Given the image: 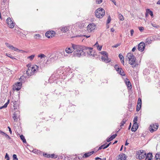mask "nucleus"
I'll use <instances>...</instances> for the list:
<instances>
[{
    "label": "nucleus",
    "instance_id": "1",
    "mask_svg": "<svg viewBox=\"0 0 160 160\" xmlns=\"http://www.w3.org/2000/svg\"><path fill=\"white\" fill-rule=\"evenodd\" d=\"M72 46L74 50L73 53L74 56L79 58L84 55L85 53L82 46L72 44Z\"/></svg>",
    "mask_w": 160,
    "mask_h": 160
},
{
    "label": "nucleus",
    "instance_id": "2",
    "mask_svg": "<svg viewBox=\"0 0 160 160\" xmlns=\"http://www.w3.org/2000/svg\"><path fill=\"white\" fill-rule=\"evenodd\" d=\"M28 68L27 70L26 73L28 76H31L36 72V69L38 67L36 65H33L32 66H30L29 64L27 65Z\"/></svg>",
    "mask_w": 160,
    "mask_h": 160
},
{
    "label": "nucleus",
    "instance_id": "3",
    "mask_svg": "<svg viewBox=\"0 0 160 160\" xmlns=\"http://www.w3.org/2000/svg\"><path fill=\"white\" fill-rule=\"evenodd\" d=\"M127 57L128 60L129 64L132 65H133L136 64V58L132 53H128L127 55Z\"/></svg>",
    "mask_w": 160,
    "mask_h": 160
},
{
    "label": "nucleus",
    "instance_id": "4",
    "mask_svg": "<svg viewBox=\"0 0 160 160\" xmlns=\"http://www.w3.org/2000/svg\"><path fill=\"white\" fill-rule=\"evenodd\" d=\"M95 15L98 18H102L105 15V11L102 8H99L95 11Z\"/></svg>",
    "mask_w": 160,
    "mask_h": 160
},
{
    "label": "nucleus",
    "instance_id": "5",
    "mask_svg": "<svg viewBox=\"0 0 160 160\" xmlns=\"http://www.w3.org/2000/svg\"><path fill=\"white\" fill-rule=\"evenodd\" d=\"M146 156V153L145 152L142 150L137 151L136 155V158L139 159H142L144 158Z\"/></svg>",
    "mask_w": 160,
    "mask_h": 160
},
{
    "label": "nucleus",
    "instance_id": "6",
    "mask_svg": "<svg viewBox=\"0 0 160 160\" xmlns=\"http://www.w3.org/2000/svg\"><path fill=\"white\" fill-rule=\"evenodd\" d=\"M158 128V125L156 123L152 124L150 125L149 130L151 132H153L156 131Z\"/></svg>",
    "mask_w": 160,
    "mask_h": 160
},
{
    "label": "nucleus",
    "instance_id": "7",
    "mask_svg": "<svg viewBox=\"0 0 160 160\" xmlns=\"http://www.w3.org/2000/svg\"><path fill=\"white\" fill-rule=\"evenodd\" d=\"M96 28V25L93 23L89 24L87 27V30L88 32H91L94 30Z\"/></svg>",
    "mask_w": 160,
    "mask_h": 160
},
{
    "label": "nucleus",
    "instance_id": "8",
    "mask_svg": "<svg viewBox=\"0 0 160 160\" xmlns=\"http://www.w3.org/2000/svg\"><path fill=\"white\" fill-rule=\"evenodd\" d=\"M114 68L122 76L125 75V74L124 73L122 69V68H119L118 65L116 64L115 65Z\"/></svg>",
    "mask_w": 160,
    "mask_h": 160
},
{
    "label": "nucleus",
    "instance_id": "9",
    "mask_svg": "<svg viewBox=\"0 0 160 160\" xmlns=\"http://www.w3.org/2000/svg\"><path fill=\"white\" fill-rule=\"evenodd\" d=\"M7 23L8 26L11 28H13L14 27V23L12 21L11 18H8L7 20Z\"/></svg>",
    "mask_w": 160,
    "mask_h": 160
},
{
    "label": "nucleus",
    "instance_id": "10",
    "mask_svg": "<svg viewBox=\"0 0 160 160\" xmlns=\"http://www.w3.org/2000/svg\"><path fill=\"white\" fill-rule=\"evenodd\" d=\"M55 32L53 31H48L45 33V36L48 38H52L55 35Z\"/></svg>",
    "mask_w": 160,
    "mask_h": 160
},
{
    "label": "nucleus",
    "instance_id": "11",
    "mask_svg": "<svg viewBox=\"0 0 160 160\" xmlns=\"http://www.w3.org/2000/svg\"><path fill=\"white\" fill-rule=\"evenodd\" d=\"M145 48V43L142 42L139 43L138 45V48L139 51H143Z\"/></svg>",
    "mask_w": 160,
    "mask_h": 160
},
{
    "label": "nucleus",
    "instance_id": "12",
    "mask_svg": "<svg viewBox=\"0 0 160 160\" xmlns=\"http://www.w3.org/2000/svg\"><path fill=\"white\" fill-rule=\"evenodd\" d=\"M22 85L21 82H18L14 85L13 88L17 91L19 90L21 88Z\"/></svg>",
    "mask_w": 160,
    "mask_h": 160
},
{
    "label": "nucleus",
    "instance_id": "13",
    "mask_svg": "<svg viewBox=\"0 0 160 160\" xmlns=\"http://www.w3.org/2000/svg\"><path fill=\"white\" fill-rule=\"evenodd\" d=\"M5 44L7 46V47H8L9 49L13 50L14 51H17L18 50V49L13 47L12 45L6 42L5 43Z\"/></svg>",
    "mask_w": 160,
    "mask_h": 160
},
{
    "label": "nucleus",
    "instance_id": "14",
    "mask_svg": "<svg viewBox=\"0 0 160 160\" xmlns=\"http://www.w3.org/2000/svg\"><path fill=\"white\" fill-rule=\"evenodd\" d=\"M102 61L106 63H108L111 62L110 60L109 59L108 56H104L102 57L101 58Z\"/></svg>",
    "mask_w": 160,
    "mask_h": 160
},
{
    "label": "nucleus",
    "instance_id": "15",
    "mask_svg": "<svg viewBox=\"0 0 160 160\" xmlns=\"http://www.w3.org/2000/svg\"><path fill=\"white\" fill-rule=\"evenodd\" d=\"M138 128V125L137 123H134L131 128V130L132 132H135Z\"/></svg>",
    "mask_w": 160,
    "mask_h": 160
},
{
    "label": "nucleus",
    "instance_id": "16",
    "mask_svg": "<svg viewBox=\"0 0 160 160\" xmlns=\"http://www.w3.org/2000/svg\"><path fill=\"white\" fill-rule=\"evenodd\" d=\"M60 29L61 31L63 32H66L69 30V27L68 26H63L60 28Z\"/></svg>",
    "mask_w": 160,
    "mask_h": 160
},
{
    "label": "nucleus",
    "instance_id": "17",
    "mask_svg": "<svg viewBox=\"0 0 160 160\" xmlns=\"http://www.w3.org/2000/svg\"><path fill=\"white\" fill-rule=\"evenodd\" d=\"M19 112H15L13 114V118L15 121H18V118L19 117Z\"/></svg>",
    "mask_w": 160,
    "mask_h": 160
},
{
    "label": "nucleus",
    "instance_id": "18",
    "mask_svg": "<svg viewBox=\"0 0 160 160\" xmlns=\"http://www.w3.org/2000/svg\"><path fill=\"white\" fill-rule=\"evenodd\" d=\"M149 14L152 17H153V12L150 10L149 9H147L146 10V12L145 13L146 17L148 16Z\"/></svg>",
    "mask_w": 160,
    "mask_h": 160
},
{
    "label": "nucleus",
    "instance_id": "19",
    "mask_svg": "<svg viewBox=\"0 0 160 160\" xmlns=\"http://www.w3.org/2000/svg\"><path fill=\"white\" fill-rule=\"evenodd\" d=\"M146 156L145 160H151L152 159V155L151 153H148Z\"/></svg>",
    "mask_w": 160,
    "mask_h": 160
},
{
    "label": "nucleus",
    "instance_id": "20",
    "mask_svg": "<svg viewBox=\"0 0 160 160\" xmlns=\"http://www.w3.org/2000/svg\"><path fill=\"white\" fill-rule=\"evenodd\" d=\"M94 151H92V152L86 153L83 154V156L82 157L83 158H88L89 156H90L92 154L94 153Z\"/></svg>",
    "mask_w": 160,
    "mask_h": 160
},
{
    "label": "nucleus",
    "instance_id": "21",
    "mask_svg": "<svg viewBox=\"0 0 160 160\" xmlns=\"http://www.w3.org/2000/svg\"><path fill=\"white\" fill-rule=\"evenodd\" d=\"M117 136V134H114L112 136H111L110 138H108L107 139V141L108 142H109L115 138L116 136Z\"/></svg>",
    "mask_w": 160,
    "mask_h": 160
},
{
    "label": "nucleus",
    "instance_id": "22",
    "mask_svg": "<svg viewBox=\"0 0 160 160\" xmlns=\"http://www.w3.org/2000/svg\"><path fill=\"white\" fill-rule=\"evenodd\" d=\"M74 49L71 48L67 47L65 49V52L68 53H70L73 52Z\"/></svg>",
    "mask_w": 160,
    "mask_h": 160
},
{
    "label": "nucleus",
    "instance_id": "23",
    "mask_svg": "<svg viewBox=\"0 0 160 160\" xmlns=\"http://www.w3.org/2000/svg\"><path fill=\"white\" fill-rule=\"evenodd\" d=\"M118 160H125L126 159V155L124 154H122L119 155Z\"/></svg>",
    "mask_w": 160,
    "mask_h": 160
},
{
    "label": "nucleus",
    "instance_id": "24",
    "mask_svg": "<svg viewBox=\"0 0 160 160\" xmlns=\"http://www.w3.org/2000/svg\"><path fill=\"white\" fill-rule=\"evenodd\" d=\"M111 142H110L109 144H108L106 146H105L106 145V144H104L103 145L101 146L99 148H98V150H100L101 149H105L107 148L111 144Z\"/></svg>",
    "mask_w": 160,
    "mask_h": 160
},
{
    "label": "nucleus",
    "instance_id": "25",
    "mask_svg": "<svg viewBox=\"0 0 160 160\" xmlns=\"http://www.w3.org/2000/svg\"><path fill=\"white\" fill-rule=\"evenodd\" d=\"M119 57L120 58V59L121 61L122 64L123 65H124V57L121 54H120L119 55Z\"/></svg>",
    "mask_w": 160,
    "mask_h": 160
},
{
    "label": "nucleus",
    "instance_id": "26",
    "mask_svg": "<svg viewBox=\"0 0 160 160\" xmlns=\"http://www.w3.org/2000/svg\"><path fill=\"white\" fill-rule=\"evenodd\" d=\"M87 52L88 54V55L90 56H94L95 55L94 52L92 51V49L89 50Z\"/></svg>",
    "mask_w": 160,
    "mask_h": 160
},
{
    "label": "nucleus",
    "instance_id": "27",
    "mask_svg": "<svg viewBox=\"0 0 160 160\" xmlns=\"http://www.w3.org/2000/svg\"><path fill=\"white\" fill-rule=\"evenodd\" d=\"M9 103V100H8L7 102L3 106H2L0 107V109H1L3 108H6L7 107V106L8 104Z\"/></svg>",
    "mask_w": 160,
    "mask_h": 160
},
{
    "label": "nucleus",
    "instance_id": "28",
    "mask_svg": "<svg viewBox=\"0 0 160 160\" xmlns=\"http://www.w3.org/2000/svg\"><path fill=\"white\" fill-rule=\"evenodd\" d=\"M152 38L151 37L148 38L146 40V42L148 44L151 43L152 41Z\"/></svg>",
    "mask_w": 160,
    "mask_h": 160
},
{
    "label": "nucleus",
    "instance_id": "29",
    "mask_svg": "<svg viewBox=\"0 0 160 160\" xmlns=\"http://www.w3.org/2000/svg\"><path fill=\"white\" fill-rule=\"evenodd\" d=\"M20 139L22 140L24 143H26V139H25L24 137L22 135H20Z\"/></svg>",
    "mask_w": 160,
    "mask_h": 160
},
{
    "label": "nucleus",
    "instance_id": "30",
    "mask_svg": "<svg viewBox=\"0 0 160 160\" xmlns=\"http://www.w3.org/2000/svg\"><path fill=\"white\" fill-rule=\"evenodd\" d=\"M156 160H160V153H157L155 156Z\"/></svg>",
    "mask_w": 160,
    "mask_h": 160
},
{
    "label": "nucleus",
    "instance_id": "31",
    "mask_svg": "<svg viewBox=\"0 0 160 160\" xmlns=\"http://www.w3.org/2000/svg\"><path fill=\"white\" fill-rule=\"evenodd\" d=\"M13 107L14 110L17 109L18 108V103H17L16 102H14Z\"/></svg>",
    "mask_w": 160,
    "mask_h": 160
},
{
    "label": "nucleus",
    "instance_id": "32",
    "mask_svg": "<svg viewBox=\"0 0 160 160\" xmlns=\"http://www.w3.org/2000/svg\"><path fill=\"white\" fill-rule=\"evenodd\" d=\"M127 86L128 87V88H130V89H131L132 88V85L131 82L130 81H128V82L126 83Z\"/></svg>",
    "mask_w": 160,
    "mask_h": 160
},
{
    "label": "nucleus",
    "instance_id": "33",
    "mask_svg": "<svg viewBox=\"0 0 160 160\" xmlns=\"http://www.w3.org/2000/svg\"><path fill=\"white\" fill-rule=\"evenodd\" d=\"M35 57L34 55H32L30 56H28L27 57L28 59H29L31 61Z\"/></svg>",
    "mask_w": 160,
    "mask_h": 160
},
{
    "label": "nucleus",
    "instance_id": "34",
    "mask_svg": "<svg viewBox=\"0 0 160 160\" xmlns=\"http://www.w3.org/2000/svg\"><path fill=\"white\" fill-rule=\"evenodd\" d=\"M142 104V100L140 98H139L138 101L137 105H140L141 106Z\"/></svg>",
    "mask_w": 160,
    "mask_h": 160
},
{
    "label": "nucleus",
    "instance_id": "35",
    "mask_svg": "<svg viewBox=\"0 0 160 160\" xmlns=\"http://www.w3.org/2000/svg\"><path fill=\"white\" fill-rule=\"evenodd\" d=\"M38 57L39 58H40L41 59H42L43 58H45L46 57L45 55L43 54H41L38 55Z\"/></svg>",
    "mask_w": 160,
    "mask_h": 160
},
{
    "label": "nucleus",
    "instance_id": "36",
    "mask_svg": "<svg viewBox=\"0 0 160 160\" xmlns=\"http://www.w3.org/2000/svg\"><path fill=\"white\" fill-rule=\"evenodd\" d=\"M118 16H119V19L121 21H123L124 20L123 17L121 14H119Z\"/></svg>",
    "mask_w": 160,
    "mask_h": 160
},
{
    "label": "nucleus",
    "instance_id": "37",
    "mask_svg": "<svg viewBox=\"0 0 160 160\" xmlns=\"http://www.w3.org/2000/svg\"><path fill=\"white\" fill-rule=\"evenodd\" d=\"M100 53L103 55V56L105 55L108 56V53L105 51H103L100 52Z\"/></svg>",
    "mask_w": 160,
    "mask_h": 160
},
{
    "label": "nucleus",
    "instance_id": "38",
    "mask_svg": "<svg viewBox=\"0 0 160 160\" xmlns=\"http://www.w3.org/2000/svg\"><path fill=\"white\" fill-rule=\"evenodd\" d=\"M6 55L8 57L12 59H15V58H14L10 54L6 53Z\"/></svg>",
    "mask_w": 160,
    "mask_h": 160
},
{
    "label": "nucleus",
    "instance_id": "39",
    "mask_svg": "<svg viewBox=\"0 0 160 160\" xmlns=\"http://www.w3.org/2000/svg\"><path fill=\"white\" fill-rule=\"evenodd\" d=\"M102 2V0H96V2L98 4H100Z\"/></svg>",
    "mask_w": 160,
    "mask_h": 160
},
{
    "label": "nucleus",
    "instance_id": "40",
    "mask_svg": "<svg viewBox=\"0 0 160 160\" xmlns=\"http://www.w3.org/2000/svg\"><path fill=\"white\" fill-rule=\"evenodd\" d=\"M126 121V120L124 119L121 123V126H123Z\"/></svg>",
    "mask_w": 160,
    "mask_h": 160
},
{
    "label": "nucleus",
    "instance_id": "41",
    "mask_svg": "<svg viewBox=\"0 0 160 160\" xmlns=\"http://www.w3.org/2000/svg\"><path fill=\"white\" fill-rule=\"evenodd\" d=\"M41 37L39 34H36L34 36V38L37 39H38Z\"/></svg>",
    "mask_w": 160,
    "mask_h": 160
},
{
    "label": "nucleus",
    "instance_id": "42",
    "mask_svg": "<svg viewBox=\"0 0 160 160\" xmlns=\"http://www.w3.org/2000/svg\"><path fill=\"white\" fill-rule=\"evenodd\" d=\"M111 18L110 16H109L108 17V20H107V23H108V24L111 21Z\"/></svg>",
    "mask_w": 160,
    "mask_h": 160
},
{
    "label": "nucleus",
    "instance_id": "43",
    "mask_svg": "<svg viewBox=\"0 0 160 160\" xmlns=\"http://www.w3.org/2000/svg\"><path fill=\"white\" fill-rule=\"evenodd\" d=\"M141 108V106L139 105H137V108H136V111H138L140 110V109Z\"/></svg>",
    "mask_w": 160,
    "mask_h": 160
},
{
    "label": "nucleus",
    "instance_id": "44",
    "mask_svg": "<svg viewBox=\"0 0 160 160\" xmlns=\"http://www.w3.org/2000/svg\"><path fill=\"white\" fill-rule=\"evenodd\" d=\"M138 117L137 116L135 117L133 120V122L134 123H137V121H138Z\"/></svg>",
    "mask_w": 160,
    "mask_h": 160
},
{
    "label": "nucleus",
    "instance_id": "45",
    "mask_svg": "<svg viewBox=\"0 0 160 160\" xmlns=\"http://www.w3.org/2000/svg\"><path fill=\"white\" fill-rule=\"evenodd\" d=\"M50 155H51L50 156L51 158H56L57 157V156L55 154H52Z\"/></svg>",
    "mask_w": 160,
    "mask_h": 160
},
{
    "label": "nucleus",
    "instance_id": "46",
    "mask_svg": "<svg viewBox=\"0 0 160 160\" xmlns=\"http://www.w3.org/2000/svg\"><path fill=\"white\" fill-rule=\"evenodd\" d=\"M13 160H15L18 159V158H17V156L16 155V154H13Z\"/></svg>",
    "mask_w": 160,
    "mask_h": 160
},
{
    "label": "nucleus",
    "instance_id": "47",
    "mask_svg": "<svg viewBox=\"0 0 160 160\" xmlns=\"http://www.w3.org/2000/svg\"><path fill=\"white\" fill-rule=\"evenodd\" d=\"M5 136L6 138L10 140L11 139V138L7 134H5Z\"/></svg>",
    "mask_w": 160,
    "mask_h": 160
},
{
    "label": "nucleus",
    "instance_id": "48",
    "mask_svg": "<svg viewBox=\"0 0 160 160\" xmlns=\"http://www.w3.org/2000/svg\"><path fill=\"white\" fill-rule=\"evenodd\" d=\"M44 156L45 157H47L48 158H51L50 155V154H45L44 155Z\"/></svg>",
    "mask_w": 160,
    "mask_h": 160
},
{
    "label": "nucleus",
    "instance_id": "49",
    "mask_svg": "<svg viewBox=\"0 0 160 160\" xmlns=\"http://www.w3.org/2000/svg\"><path fill=\"white\" fill-rule=\"evenodd\" d=\"M120 43H118L116 45H115L114 46H112L113 48H117V47L119 46L120 45Z\"/></svg>",
    "mask_w": 160,
    "mask_h": 160
},
{
    "label": "nucleus",
    "instance_id": "50",
    "mask_svg": "<svg viewBox=\"0 0 160 160\" xmlns=\"http://www.w3.org/2000/svg\"><path fill=\"white\" fill-rule=\"evenodd\" d=\"M97 49L99 51H100L101 50L102 48V46H99L98 47H97Z\"/></svg>",
    "mask_w": 160,
    "mask_h": 160
},
{
    "label": "nucleus",
    "instance_id": "51",
    "mask_svg": "<svg viewBox=\"0 0 160 160\" xmlns=\"http://www.w3.org/2000/svg\"><path fill=\"white\" fill-rule=\"evenodd\" d=\"M130 33L131 34V36H133V35L134 33V30L133 29H132L130 31Z\"/></svg>",
    "mask_w": 160,
    "mask_h": 160
},
{
    "label": "nucleus",
    "instance_id": "52",
    "mask_svg": "<svg viewBox=\"0 0 160 160\" xmlns=\"http://www.w3.org/2000/svg\"><path fill=\"white\" fill-rule=\"evenodd\" d=\"M110 1L113 2L115 5H117L116 2L115 0H110Z\"/></svg>",
    "mask_w": 160,
    "mask_h": 160
},
{
    "label": "nucleus",
    "instance_id": "53",
    "mask_svg": "<svg viewBox=\"0 0 160 160\" xmlns=\"http://www.w3.org/2000/svg\"><path fill=\"white\" fill-rule=\"evenodd\" d=\"M12 72H13L11 70L9 72H8V74H9L8 75L9 76L12 75Z\"/></svg>",
    "mask_w": 160,
    "mask_h": 160
},
{
    "label": "nucleus",
    "instance_id": "54",
    "mask_svg": "<svg viewBox=\"0 0 160 160\" xmlns=\"http://www.w3.org/2000/svg\"><path fill=\"white\" fill-rule=\"evenodd\" d=\"M0 133H1V134H2V135H5V134H6V133H5V132H4L1 131L0 130Z\"/></svg>",
    "mask_w": 160,
    "mask_h": 160
},
{
    "label": "nucleus",
    "instance_id": "55",
    "mask_svg": "<svg viewBox=\"0 0 160 160\" xmlns=\"http://www.w3.org/2000/svg\"><path fill=\"white\" fill-rule=\"evenodd\" d=\"M53 59L54 58H52V57L51 58H50L48 59L47 62H48L49 61H52V60H53Z\"/></svg>",
    "mask_w": 160,
    "mask_h": 160
},
{
    "label": "nucleus",
    "instance_id": "56",
    "mask_svg": "<svg viewBox=\"0 0 160 160\" xmlns=\"http://www.w3.org/2000/svg\"><path fill=\"white\" fill-rule=\"evenodd\" d=\"M152 25V27L154 28H157L158 27L155 24H153L152 23L151 24Z\"/></svg>",
    "mask_w": 160,
    "mask_h": 160
},
{
    "label": "nucleus",
    "instance_id": "57",
    "mask_svg": "<svg viewBox=\"0 0 160 160\" xmlns=\"http://www.w3.org/2000/svg\"><path fill=\"white\" fill-rule=\"evenodd\" d=\"M8 128L9 129V131L11 134H12V131L11 128L9 127H8Z\"/></svg>",
    "mask_w": 160,
    "mask_h": 160
},
{
    "label": "nucleus",
    "instance_id": "58",
    "mask_svg": "<svg viewBox=\"0 0 160 160\" xmlns=\"http://www.w3.org/2000/svg\"><path fill=\"white\" fill-rule=\"evenodd\" d=\"M94 46H96V47H98V46H99V44H98V42H97L96 43H95V45H94Z\"/></svg>",
    "mask_w": 160,
    "mask_h": 160
},
{
    "label": "nucleus",
    "instance_id": "59",
    "mask_svg": "<svg viewBox=\"0 0 160 160\" xmlns=\"http://www.w3.org/2000/svg\"><path fill=\"white\" fill-rule=\"evenodd\" d=\"M139 29L140 31H142L143 30V28L142 27H139Z\"/></svg>",
    "mask_w": 160,
    "mask_h": 160
},
{
    "label": "nucleus",
    "instance_id": "60",
    "mask_svg": "<svg viewBox=\"0 0 160 160\" xmlns=\"http://www.w3.org/2000/svg\"><path fill=\"white\" fill-rule=\"evenodd\" d=\"M5 158H9V156H8V154L7 153H6V155L5 156Z\"/></svg>",
    "mask_w": 160,
    "mask_h": 160
},
{
    "label": "nucleus",
    "instance_id": "61",
    "mask_svg": "<svg viewBox=\"0 0 160 160\" xmlns=\"http://www.w3.org/2000/svg\"><path fill=\"white\" fill-rule=\"evenodd\" d=\"M136 49V48L135 47H134L132 48V52H134L135 50Z\"/></svg>",
    "mask_w": 160,
    "mask_h": 160
},
{
    "label": "nucleus",
    "instance_id": "62",
    "mask_svg": "<svg viewBox=\"0 0 160 160\" xmlns=\"http://www.w3.org/2000/svg\"><path fill=\"white\" fill-rule=\"evenodd\" d=\"M128 81H128V80L127 79V78H126L125 80V82L126 83Z\"/></svg>",
    "mask_w": 160,
    "mask_h": 160
},
{
    "label": "nucleus",
    "instance_id": "63",
    "mask_svg": "<svg viewBox=\"0 0 160 160\" xmlns=\"http://www.w3.org/2000/svg\"><path fill=\"white\" fill-rule=\"evenodd\" d=\"M95 160H98V159L102 160V159L99 157H96L95 158Z\"/></svg>",
    "mask_w": 160,
    "mask_h": 160
},
{
    "label": "nucleus",
    "instance_id": "64",
    "mask_svg": "<svg viewBox=\"0 0 160 160\" xmlns=\"http://www.w3.org/2000/svg\"><path fill=\"white\" fill-rule=\"evenodd\" d=\"M114 31H115V30L113 28H111V32H114Z\"/></svg>",
    "mask_w": 160,
    "mask_h": 160
}]
</instances>
